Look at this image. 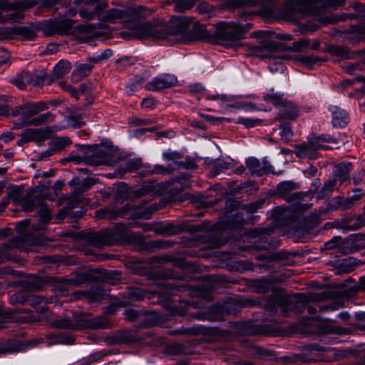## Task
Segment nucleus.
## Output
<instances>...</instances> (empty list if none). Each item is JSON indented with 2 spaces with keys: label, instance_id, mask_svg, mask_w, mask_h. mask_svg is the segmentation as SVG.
Segmentation results:
<instances>
[{
  "label": "nucleus",
  "instance_id": "f3484780",
  "mask_svg": "<svg viewBox=\"0 0 365 365\" xmlns=\"http://www.w3.org/2000/svg\"><path fill=\"white\" fill-rule=\"evenodd\" d=\"M109 157V150L102 146H90L88 152L84 156L87 164L98 165L106 163Z\"/></svg>",
  "mask_w": 365,
  "mask_h": 365
},
{
  "label": "nucleus",
  "instance_id": "7ed1b4c3",
  "mask_svg": "<svg viewBox=\"0 0 365 365\" xmlns=\"http://www.w3.org/2000/svg\"><path fill=\"white\" fill-rule=\"evenodd\" d=\"M29 226L30 222L28 220L16 224V231L19 235L0 246V263L4 259L9 257L7 252L11 250L20 249L29 251L30 247L38 245L42 242L41 239L36 234L29 232Z\"/></svg>",
  "mask_w": 365,
  "mask_h": 365
},
{
  "label": "nucleus",
  "instance_id": "412c9836",
  "mask_svg": "<svg viewBox=\"0 0 365 365\" xmlns=\"http://www.w3.org/2000/svg\"><path fill=\"white\" fill-rule=\"evenodd\" d=\"M329 110L332 113V125L334 127H344L348 124L349 118L346 113L340 108L331 106Z\"/></svg>",
  "mask_w": 365,
  "mask_h": 365
},
{
  "label": "nucleus",
  "instance_id": "f8f14e48",
  "mask_svg": "<svg viewBox=\"0 0 365 365\" xmlns=\"http://www.w3.org/2000/svg\"><path fill=\"white\" fill-rule=\"evenodd\" d=\"M298 188L297 183L292 181H284L279 183L276 187L275 193L281 197H284L288 202H299L308 194L303 192H292Z\"/></svg>",
  "mask_w": 365,
  "mask_h": 365
},
{
  "label": "nucleus",
  "instance_id": "4be33fe9",
  "mask_svg": "<svg viewBox=\"0 0 365 365\" xmlns=\"http://www.w3.org/2000/svg\"><path fill=\"white\" fill-rule=\"evenodd\" d=\"M106 295V290L98 287L94 290L90 292H79L75 293V299L86 297L88 299V302L91 303L103 299Z\"/></svg>",
  "mask_w": 365,
  "mask_h": 365
},
{
  "label": "nucleus",
  "instance_id": "37998d69",
  "mask_svg": "<svg viewBox=\"0 0 365 365\" xmlns=\"http://www.w3.org/2000/svg\"><path fill=\"white\" fill-rule=\"evenodd\" d=\"M90 326L93 329H106L110 326V322L106 317H100L91 320Z\"/></svg>",
  "mask_w": 365,
  "mask_h": 365
},
{
  "label": "nucleus",
  "instance_id": "c9c22d12",
  "mask_svg": "<svg viewBox=\"0 0 365 365\" xmlns=\"http://www.w3.org/2000/svg\"><path fill=\"white\" fill-rule=\"evenodd\" d=\"M319 330L321 333L324 334H344L346 333V329L344 328L336 326H331L328 323L322 324Z\"/></svg>",
  "mask_w": 365,
  "mask_h": 365
},
{
  "label": "nucleus",
  "instance_id": "e2e57ef3",
  "mask_svg": "<svg viewBox=\"0 0 365 365\" xmlns=\"http://www.w3.org/2000/svg\"><path fill=\"white\" fill-rule=\"evenodd\" d=\"M291 255L292 254L288 252H279L268 257V259L270 261L282 260L289 258Z\"/></svg>",
  "mask_w": 365,
  "mask_h": 365
},
{
  "label": "nucleus",
  "instance_id": "680f3d73",
  "mask_svg": "<svg viewBox=\"0 0 365 365\" xmlns=\"http://www.w3.org/2000/svg\"><path fill=\"white\" fill-rule=\"evenodd\" d=\"M281 135L284 140H288L293 135L292 131L289 126L284 124L280 125Z\"/></svg>",
  "mask_w": 365,
  "mask_h": 365
},
{
  "label": "nucleus",
  "instance_id": "c03bdc74",
  "mask_svg": "<svg viewBox=\"0 0 365 365\" xmlns=\"http://www.w3.org/2000/svg\"><path fill=\"white\" fill-rule=\"evenodd\" d=\"M252 284L257 292L264 293L269 289V280L265 278L254 280Z\"/></svg>",
  "mask_w": 365,
  "mask_h": 365
},
{
  "label": "nucleus",
  "instance_id": "774afa93",
  "mask_svg": "<svg viewBox=\"0 0 365 365\" xmlns=\"http://www.w3.org/2000/svg\"><path fill=\"white\" fill-rule=\"evenodd\" d=\"M239 205V203L237 201L233 200H227L226 201V205L225 207V212H231L232 210H235Z\"/></svg>",
  "mask_w": 365,
  "mask_h": 365
},
{
  "label": "nucleus",
  "instance_id": "a878e982",
  "mask_svg": "<svg viewBox=\"0 0 365 365\" xmlns=\"http://www.w3.org/2000/svg\"><path fill=\"white\" fill-rule=\"evenodd\" d=\"M38 207H40L38 213L41 217V223L38 226H35L34 224L31 225V228L36 230H42L51 219V212L43 202V198H42L41 205H39Z\"/></svg>",
  "mask_w": 365,
  "mask_h": 365
},
{
  "label": "nucleus",
  "instance_id": "473e14b6",
  "mask_svg": "<svg viewBox=\"0 0 365 365\" xmlns=\"http://www.w3.org/2000/svg\"><path fill=\"white\" fill-rule=\"evenodd\" d=\"M246 165L252 174L260 176L265 173V169L261 166L259 160L257 158H248L246 160Z\"/></svg>",
  "mask_w": 365,
  "mask_h": 365
},
{
  "label": "nucleus",
  "instance_id": "39448f33",
  "mask_svg": "<svg viewBox=\"0 0 365 365\" xmlns=\"http://www.w3.org/2000/svg\"><path fill=\"white\" fill-rule=\"evenodd\" d=\"M325 143L336 144L338 140L336 138H333L327 134L321 135L319 136H314L309 139L308 143L298 146V150L296 151V155L299 158L307 157L309 159H313L317 158V152L319 150L339 148V146L333 147L324 145Z\"/></svg>",
  "mask_w": 365,
  "mask_h": 365
},
{
  "label": "nucleus",
  "instance_id": "f704fd0d",
  "mask_svg": "<svg viewBox=\"0 0 365 365\" xmlns=\"http://www.w3.org/2000/svg\"><path fill=\"white\" fill-rule=\"evenodd\" d=\"M143 165L142 159L140 158L130 159L126 161L125 167L120 170V173L124 174L127 172L132 173L140 169Z\"/></svg>",
  "mask_w": 365,
  "mask_h": 365
},
{
  "label": "nucleus",
  "instance_id": "13d9d810",
  "mask_svg": "<svg viewBox=\"0 0 365 365\" xmlns=\"http://www.w3.org/2000/svg\"><path fill=\"white\" fill-rule=\"evenodd\" d=\"M144 296L143 291L138 288H133L129 292V297L133 300H141Z\"/></svg>",
  "mask_w": 365,
  "mask_h": 365
},
{
  "label": "nucleus",
  "instance_id": "a211bd4d",
  "mask_svg": "<svg viewBox=\"0 0 365 365\" xmlns=\"http://www.w3.org/2000/svg\"><path fill=\"white\" fill-rule=\"evenodd\" d=\"M78 279L73 281L71 284L74 285H79L81 283L86 282H98L101 281L103 279H109L107 277H105L103 270L100 269H91L85 272H82L78 275Z\"/></svg>",
  "mask_w": 365,
  "mask_h": 365
},
{
  "label": "nucleus",
  "instance_id": "8fccbe9b",
  "mask_svg": "<svg viewBox=\"0 0 365 365\" xmlns=\"http://www.w3.org/2000/svg\"><path fill=\"white\" fill-rule=\"evenodd\" d=\"M53 81L49 75L45 74L43 76H36L35 78L33 76L32 84L34 86L42 87L45 83L50 84Z\"/></svg>",
  "mask_w": 365,
  "mask_h": 365
},
{
  "label": "nucleus",
  "instance_id": "1a4fd4ad",
  "mask_svg": "<svg viewBox=\"0 0 365 365\" xmlns=\"http://www.w3.org/2000/svg\"><path fill=\"white\" fill-rule=\"evenodd\" d=\"M246 28L236 22H221L217 24L215 36L221 41L234 43L243 38Z\"/></svg>",
  "mask_w": 365,
  "mask_h": 365
},
{
  "label": "nucleus",
  "instance_id": "20e7f679",
  "mask_svg": "<svg viewBox=\"0 0 365 365\" xmlns=\"http://www.w3.org/2000/svg\"><path fill=\"white\" fill-rule=\"evenodd\" d=\"M153 24L164 28L166 34L165 37L160 39L179 36L180 37L178 39L175 38L178 42L186 41L187 32L190 27L192 26V29L196 28V25H192V19L185 16H173L167 26L163 24Z\"/></svg>",
  "mask_w": 365,
  "mask_h": 365
},
{
  "label": "nucleus",
  "instance_id": "0e129e2a",
  "mask_svg": "<svg viewBox=\"0 0 365 365\" xmlns=\"http://www.w3.org/2000/svg\"><path fill=\"white\" fill-rule=\"evenodd\" d=\"M364 226H365V218L362 217H357L356 222L348 225L347 227L349 230H356L361 228Z\"/></svg>",
  "mask_w": 365,
  "mask_h": 365
},
{
  "label": "nucleus",
  "instance_id": "393cba45",
  "mask_svg": "<svg viewBox=\"0 0 365 365\" xmlns=\"http://www.w3.org/2000/svg\"><path fill=\"white\" fill-rule=\"evenodd\" d=\"M71 69V64L68 61L61 60L53 68L51 75H50L52 81L62 78L68 73Z\"/></svg>",
  "mask_w": 365,
  "mask_h": 365
},
{
  "label": "nucleus",
  "instance_id": "49530a36",
  "mask_svg": "<svg viewBox=\"0 0 365 365\" xmlns=\"http://www.w3.org/2000/svg\"><path fill=\"white\" fill-rule=\"evenodd\" d=\"M71 143V140L69 138L63 137L56 138L52 143L51 146L53 148H55V151L56 153L61 150L66 146L70 145Z\"/></svg>",
  "mask_w": 365,
  "mask_h": 365
},
{
  "label": "nucleus",
  "instance_id": "bf43d9fd",
  "mask_svg": "<svg viewBox=\"0 0 365 365\" xmlns=\"http://www.w3.org/2000/svg\"><path fill=\"white\" fill-rule=\"evenodd\" d=\"M96 183V180L95 179L93 178H86L84 180H83V187H78L76 190V192H79V193H82L84 191L87 190L88 189H89L91 187H92L93 185H95Z\"/></svg>",
  "mask_w": 365,
  "mask_h": 365
},
{
  "label": "nucleus",
  "instance_id": "f257e3e1",
  "mask_svg": "<svg viewBox=\"0 0 365 365\" xmlns=\"http://www.w3.org/2000/svg\"><path fill=\"white\" fill-rule=\"evenodd\" d=\"M122 11L127 14L116 21L127 18L123 20V23L128 31L120 33V36L123 38L125 40H142L147 38L158 39L165 36L166 34L163 26L155 25L153 22L141 23L139 21V18L143 14V8H128Z\"/></svg>",
  "mask_w": 365,
  "mask_h": 365
},
{
  "label": "nucleus",
  "instance_id": "3c124183",
  "mask_svg": "<svg viewBox=\"0 0 365 365\" xmlns=\"http://www.w3.org/2000/svg\"><path fill=\"white\" fill-rule=\"evenodd\" d=\"M207 245L205 247L207 248H209V249L218 248L222 245V241L219 239L218 237L216 236L215 234V235H212V234L207 235Z\"/></svg>",
  "mask_w": 365,
  "mask_h": 365
},
{
  "label": "nucleus",
  "instance_id": "2eb2a0df",
  "mask_svg": "<svg viewBox=\"0 0 365 365\" xmlns=\"http://www.w3.org/2000/svg\"><path fill=\"white\" fill-rule=\"evenodd\" d=\"M21 3L0 4V23L17 21L23 19Z\"/></svg>",
  "mask_w": 365,
  "mask_h": 365
},
{
  "label": "nucleus",
  "instance_id": "bb28decb",
  "mask_svg": "<svg viewBox=\"0 0 365 365\" xmlns=\"http://www.w3.org/2000/svg\"><path fill=\"white\" fill-rule=\"evenodd\" d=\"M22 347L23 345L19 341L9 340L0 344V355L19 351L21 350Z\"/></svg>",
  "mask_w": 365,
  "mask_h": 365
},
{
  "label": "nucleus",
  "instance_id": "9d476101",
  "mask_svg": "<svg viewBox=\"0 0 365 365\" xmlns=\"http://www.w3.org/2000/svg\"><path fill=\"white\" fill-rule=\"evenodd\" d=\"M333 297V292L325 291L320 293L299 294L297 303L302 304L303 308L307 307V312L310 314H314L319 309L318 307L310 306L311 302H321Z\"/></svg>",
  "mask_w": 365,
  "mask_h": 365
},
{
  "label": "nucleus",
  "instance_id": "b1692460",
  "mask_svg": "<svg viewBox=\"0 0 365 365\" xmlns=\"http://www.w3.org/2000/svg\"><path fill=\"white\" fill-rule=\"evenodd\" d=\"M351 168L352 164L351 163H341L334 167V176L342 183L349 178V173Z\"/></svg>",
  "mask_w": 365,
  "mask_h": 365
},
{
  "label": "nucleus",
  "instance_id": "5fc2aeb1",
  "mask_svg": "<svg viewBox=\"0 0 365 365\" xmlns=\"http://www.w3.org/2000/svg\"><path fill=\"white\" fill-rule=\"evenodd\" d=\"M74 342V339L72 336L63 334H57L56 337V341H54V344H73Z\"/></svg>",
  "mask_w": 365,
  "mask_h": 365
},
{
  "label": "nucleus",
  "instance_id": "72a5a7b5",
  "mask_svg": "<svg viewBox=\"0 0 365 365\" xmlns=\"http://www.w3.org/2000/svg\"><path fill=\"white\" fill-rule=\"evenodd\" d=\"M47 121H53V115L50 112L43 113L33 118H31L29 120H27V124L28 125L38 126Z\"/></svg>",
  "mask_w": 365,
  "mask_h": 365
},
{
  "label": "nucleus",
  "instance_id": "4d7b16f0",
  "mask_svg": "<svg viewBox=\"0 0 365 365\" xmlns=\"http://www.w3.org/2000/svg\"><path fill=\"white\" fill-rule=\"evenodd\" d=\"M163 158L167 161H173L176 163H179L178 160L182 158V155L178 152H166L164 153Z\"/></svg>",
  "mask_w": 365,
  "mask_h": 365
},
{
  "label": "nucleus",
  "instance_id": "c756f323",
  "mask_svg": "<svg viewBox=\"0 0 365 365\" xmlns=\"http://www.w3.org/2000/svg\"><path fill=\"white\" fill-rule=\"evenodd\" d=\"M96 217L109 220L118 219L117 210L112 206L98 210L96 212Z\"/></svg>",
  "mask_w": 365,
  "mask_h": 365
},
{
  "label": "nucleus",
  "instance_id": "aec40b11",
  "mask_svg": "<svg viewBox=\"0 0 365 365\" xmlns=\"http://www.w3.org/2000/svg\"><path fill=\"white\" fill-rule=\"evenodd\" d=\"M245 219L242 214L236 213L235 215L228 217L226 221H223L219 224L214 225V230L222 229H237L244 225Z\"/></svg>",
  "mask_w": 365,
  "mask_h": 365
},
{
  "label": "nucleus",
  "instance_id": "58836bf2",
  "mask_svg": "<svg viewBox=\"0 0 365 365\" xmlns=\"http://www.w3.org/2000/svg\"><path fill=\"white\" fill-rule=\"evenodd\" d=\"M41 5L43 7H54L56 11H58L61 9H66L68 5L63 0H41Z\"/></svg>",
  "mask_w": 365,
  "mask_h": 365
},
{
  "label": "nucleus",
  "instance_id": "09e8293b",
  "mask_svg": "<svg viewBox=\"0 0 365 365\" xmlns=\"http://www.w3.org/2000/svg\"><path fill=\"white\" fill-rule=\"evenodd\" d=\"M329 52L336 56L349 58V50L344 46H331Z\"/></svg>",
  "mask_w": 365,
  "mask_h": 365
},
{
  "label": "nucleus",
  "instance_id": "f03ea898",
  "mask_svg": "<svg viewBox=\"0 0 365 365\" xmlns=\"http://www.w3.org/2000/svg\"><path fill=\"white\" fill-rule=\"evenodd\" d=\"M98 0H76L78 6L80 16L85 21L97 19L101 22L115 23L127 13L118 9L107 10L108 4L106 2H97Z\"/></svg>",
  "mask_w": 365,
  "mask_h": 365
},
{
  "label": "nucleus",
  "instance_id": "a18cd8bd",
  "mask_svg": "<svg viewBox=\"0 0 365 365\" xmlns=\"http://www.w3.org/2000/svg\"><path fill=\"white\" fill-rule=\"evenodd\" d=\"M16 38V26L0 28V40H9Z\"/></svg>",
  "mask_w": 365,
  "mask_h": 365
},
{
  "label": "nucleus",
  "instance_id": "ea45409f",
  "mask_svg": "<svg viewBox=\"0 0 365 365\" xmlns=\"http://www.w3.org/2000/svg\"><path fill=\"white\" fill-rule=\"evenodd\" d=\"M197 0H178L175 4V11L182 12L192 9Z\"/></svg>",
  "mask_w": 365,
  "mask_h": 365
},
{
  "label": "nucleus",
  "instance_id": "9b49d317",
  "mask_svg": "<svg viewBox=\"0 0 365 365\" xmlns=\"http://www.w3.org/2000/svg\"><path fill=\"white\" fill-rule=\"evenodd\" d=\"M75 23L68 19H61L45 21L42 29L46 36H53L56 34H63L68 33Z\"/></svg>",
  "mask_w": 365,
  "mask_h": 365
},
{
  "label": "nucleus",
  "instance_id": "c85d7f7f",
  "mask_svg": "<svg viewBox=\"0 0 365 365\" xmlns=\"http://www.w3.org/2000/svg\"><path fill=\"white\" fill-rule=\"evenodd\" d=\"M42 195H36L32 199L25 198L21 201V207L26 212H31L36 207L41 205Z\"/></svg>",
  "mask_w": 365,
  "mask_h": 365
},
{
  "label": "nucleus",
  "instance_id": "de8ad7c7",
  "mask_svg": "<svg viewBox=\"0 0 365 365\" xmlns=\"http://www.w3.org/2000/svg\"><path fill=\"white\" fill-rule=\"evenodd\" d=\"M300 62L308 68H312L322 62V60L316 56H305L300 58Z\"/></svg>",
  "mask_w": 365,
  "mask_h": 365
},
{
  "label": "nucleus",
  "instance_id": "a19ab883",
  "mask_svg": "<svg viewBox=\"0 0 365 365\" xmlns=\"http://www.w3.org/2000/svg\"><path fill=\"white\" fill-rule=\"evenodd\" d=\"M336 181L334 180H329L327 181L322 187L321 191L319 192L317 198L322 199L329 196L334 190Z\"/></svg>",
  "mask_w": 365,
  "mask_h": 365
},
{
  "label": "nucleus",
  "instance_id": "603ef678",
  "mask_svg": "<svg viewBox=\"0 0 365 365\" xmlns=\"http://www.w3.org/2000/svg\"><path fill=\"white\" fill-rule=\"evenodd\" d=\"M341 307H342V302L340 300L334 301L324 305H318L319 312L334 311Z\"/></svg>",
  "mask_w": 365,
  "mask_h": 365
},
{
  "label": "nucleus",
  "instance_id": "5701e85b",
  "mask_svg": "<svg viewBox=\"0 0 365 365\" xmlns=\"http://www.w3.org/2000/svg\"><path fill=\"white\" fill-rule=\"evenodd\" d=\"M94 63L95 62L93 61L88 63L81 64L79 66H78L73 71L71 75L72 81L77 83L88 76L93 67L94 66Z\"/></svg>",
  "mask_w": 365,
  "mask_h": 365
},
{
  "label": "nucleus",
  "instance_id": "79ce46f5",
  "mask_svg": "<svg viewBox=\"0 0 365 365\" xmlns=\"http://www.w3.org/2000/svg\"><path fill=\"white\" fill-rule=\"evenodd\" d=\"M140 207L138 205L126 204L123 205L120 209L117 210V216L119 217H124L131 213L137 212Z\"/></svg>",
  "mask_w": 365,
  "mask_h": 365
},
{
  "label": "nucleus",
  "instance_id": "423d86ee",
  "mask_svg": "<svg viewBox=\"0 0 365 365\" xmlns=\"http://www.w3.org/2000/svg\"><path fill=\"white\" fill-rule=\"evenodd\" d=\"M309 45L310 39L300 38L288 48H285L283 43L273 41H263L262 46L257 48L261 52L259 55L261 58H282L277 55L279 51L288 50L294 52H302L307 49Z\"/></svg>",
  "mask_w": 365,
  "mask_h": 365
},
{
  "label": "nucleus",
  "instance_id": "2f4dec72",
  "mask_svg": "<svg viewBox=\"0 0 365 365\" xmlns=\"http://www.w3.org/2000/svg\"><path fill=\"white\" fill-rule=\"evenodd\" d=\"M51 325L55 328L68 329H77L81 327L78 320L73 323L66 318L55 320L51 323Z\"/></svg>",
  "mask_w": 365,
  "mask_h": 365
},
{
  "label": "nucleus",
  "instance_id": "69168bd1",
  "mask_svg": "<svg viewBox=\"0 0 365 365\" xmlns=\"http://www.w3.org/2000/svg\"><path fill=\"white\" fill-rule=\"evenodd\" d=\"M114 198L116 200L120 199L125 200L128 198V195L126 192V188L125 187H118L116 192L115 194Z\"/></svg>",
  "mask_w": 365,
  "mask_h": 365
},
{
  "label": "nucleus",
  "instance_id": "338daca9",
  "mask_svg": "<svg viewBox=\"0 0 365 365\" xmlns=\"http://www.w3.org/2000/svg\"><path fill=\"white\" fill-rule=\"evenodd\" d=\"M318 25L317 24H299V29L302 33H307V32H313L318 28Z\"/></svg>",
  "mask_w": 365,
  "mask_h": 365
},
{
  "label": "nucleus",
  "instance_id": "864d4df0",
  "mask_svg": "<svg viewBox=\"0 0 365 365\" xmlns=\"http://www.w3.org/2000/svg\"><path fill=\"white\" fill-rule=\"evenodd\" d=\"M168 349L172 354L182 355L186 353L185 346L180 343H174L170 344Z\"/></svg>",
  "mask_w": 365,
  "mask_h": 365
},
{
  "label": "nucleus",
  "instance_id": "4c0bfd02",
  "mask_svg": "<svg viewBox=\"0 0 365 365\" xmlns=\"http://www.w3.org/2000/svg\"><path fill=\"white\" fill-rule=\"evenodd\" d=\"M18 36L22 39L31 40L36 37V33L27 27L16 26V37Z\"/></svg>",
  "mask_w": 365,
  "mask_h": 365
},
{
  "label": "nucleus",
  "instance_id": "052dcab7",
  "mask_svg": "<svg viewBox=\"0 0 365 365\" xmlns=\"http://www.w3.org/2000/svg\"><path fill=\"white\" fill-rule=\"evenodd\" d=\"M259 120H252L247 118H239L237 123L245 125L247 128H251L255 126L259 123Z\"/></svg>",
  "mask_w": 365,
  "mask_h": 365
},
{
  "label": "nucleus",
  "instance_id": "0eeeda50",
  "mask_svg": "<svg viewBox=\"0 0 365 365\" xmlns=\"http://www.w3.org/2000/svg\"><path fill=\"white\" fill-rule=\"evenodd\" d=\"M128 238L126 227L123 224H116L113 229H107L94 233L91 241L96 245H112Z\"/></svg>",
  "mask_w": 365,
  "mask_h": 365
},
{
  "label": "nucleus",
  "instance_id": "e433bc0d",
  "mask_svg": "<svg viewBox=\"0 0 365 365\" xmlns=\"http://www.w3.org/2000/svg\"><path fill=\"white\" fill-rule=\"evenodd\" d=\"M182 229L180 225H175L173 223H168L165 225L160 227L158 232L162 235H173L179 234L182 232Z\"/></svg>",
  "mask_w": 365,
  "mask_h": 365
},
{
  "label": "nucleus",
  "instance_id": "cd10ccee",
  "mask_svg": "<svg viewBox=\"0 0 365 365\" xmlns=\"http://www.w3.org/2000/svg\"><path fill=\"white\" fill-rule=\"evenodd\" d=\"M13 83L19 89H25L26 85L33 82V75L29 71H22L12 81Z\"/></svg>",
  "mask_w": 365,
  "mask_h": 365
},
{
  "label": "nucleus",
  "instance_id": "6e6552de",
  "mask_svg": "<svg viewBox=\"0 0 365 365\" xmlns=\"http://www.w3.org/2000/svg\"><path fill=\"white\" fill-rule=\"evenodd\" d=\"M266 101L272 103L279 109L277 119L282 123L294 120L299 115L298 107L292 101L282 98L276 93L268 94L264 97Z\"/></svg>",
  "mask_w": 365,
  "mask_h": 365
},
{
  "label": "nucleus",
  "instance_id": "7c9ffc66",
  "mask_svg": "<svg viewBox=\"0 0 365 365\" xmlns=\"http://www.w3.org/2000/svg\"><path fill=\"white\" fill-rule=\"evenodd\" d=\"M138 207L140 209L135 212V213H133L130 218L132 219H139V218H144V219H150L152 216V215L158 210V207L155 205H151L147 207H145L143 210L142 209V207L138 205Z\"/></svg>",
  "mask_w": 365,
  "mask_h": 365
},
{
  "label": "nucleus",
  "instance_id": "dca6fc26",
  "mask_svg": "<svg viewBox=\"0 0 365 365\" xmlns=\"http://www.w3.org/2000/svg\"><path fill=\"white\" fill-rule=\"evenodd\" d=\"M315 0H294L292 4L294 11L302 16L320 17L325 9L314 4Z\"/></svg>",
  "mask_w": 365,
  "mask_h": 365
},
{
  "label": "nucleus",
  "instance_id": "6e6d98bb",
  "mask_svg": "<svg viewBox=\"0 0 365 365\" xmlns=\"http://www.w3.org/2000/svg\"><path fill=\"white\" fill-rule=\"evenodd\" d=\"M124 314L127 319L134 321L141 317L143 312L133 309H128L125 310Z\"/></svg>",
  "mask_w": 365,
  "mask_h": 365
},
{
  "label": "nucleus",
  "instance_id": "ddd939ff",
  "mask_svg": "<svg viewBox=\"0 0 365 365\" xmlns=\"http://www.w3.org/2000/svg\"><path fill=\"white\" fill-rule=\"evenodd\" d=\"M48 104L45 102L36 103H27L14 108L11 110L13 116L21 115L24 120H29L32 116L48 109Z\"/></svg>",
  "mask_w": 365,
  "mask_h": 365
},
{
  "label": "nucleus",
  "instance_id": "6ab92c4d",
  "mask_svg": "<svg viewBox=\"0 0 365 365\" xmlns=\"http://www.w3.org/2000/svg\"><path fill=\"white\" fill-rule=\"evenodd\" d=\"M24 132L29 142L34 141L37 144L48 139L51 133L49 128H28Z\"/></svg>",
  "mask_w": 365,
  "mask_h": 365
},
{
  "label": "nucleus",
  "instance_id": "4468645a",
  "mask_svg": "<svg viewBox=\"0 0 365 365\" xmlns=\"http://www.w3.org/2000/svg\"><path fill=\"white\" fill-rule=\"evenodd\" d=\"M178 84V78L173 74L163 73L148 82L145 88L150 91H159L172 88Z\"/></svg>",
  "mask_w": 365,
  "mask_h": 365
}]
</instances>
